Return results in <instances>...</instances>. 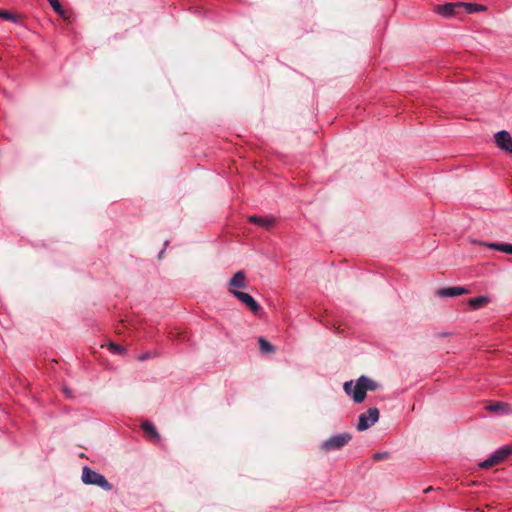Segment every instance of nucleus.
<instances>
[{
    "instance_id": "2eb2a0df",
    "label": "nucleus",
    "mask_w": 512,
    "mask_h": 512,
    "mask_svg": "<svg viewBox=\"0 0 512 512\" xmlns=\"http://www.w3.org/2000/svg\"><path fill=\"white\" fill-rule=\"evenodd\" d=\"M485 245L487 247H489V248H492V249H495V250H498V251H501V252H504V253L512 254V244H506V243H487Z\"/></svg>"
},
{
    "instance_id": "7ed1b4c3",
    "label": "nucleus",
    "mask_w": 512,
    "mask_h": 512,
    "mask_svg": "<svg viewBox=\"0 0 512 512\" xmlns=\"http://www.w3.org/2000/svg\"><path fill=\"white\" fill-rule=\"evenodd\" d=\"M350 439L351 436L348 433L334 435L324 441L321 445V448L324 451L338 450L346 445Z\"/></svg>"
},
{
    "instance_id": "aec40b11",
    "label": "nucleus",
    "mask_w": 512,
    "mask_h": 512,
    "mask_svg": "<svg viewBox=\"0 0 512 512\" xmlns=\"http://www.w3.org/2000/svg\"><path fill=\"white\" fill-rule=\"evenodd\" d=\"M0 18H3L5 20H9V21H12V22H17L18 21V17L16 15H14L11 12L6 11V10H0Z\"/></svg>"
},
{
    "instance_id": "a211bd4d",
    "label": "nucleus",
    "mask_w": 512,
    "mask_h": 512,
    "mask_svg": "<svg viewBox=\"0 0 512 512\" xmlns=\"http://www.w3.org/2000/svg\"><path fill=\"white\" fill-rule=\"evenodd\" d=\"M260 349L264 353H272L274 352V347L264 338L259 339Z\"/></svg>"
},
{
    "instance_id": "f8f14e48",
    "label": "nucleus",
    "mask_w": 512,
    "mask_h": 512,
    "mask_svg": "<svg viewBox=\"0 0 512 512\" xmlns=\"http://www.w3.org/2000/svg\"><path fill=\"white\" fill-rule=\"evenodd\" d=\"M490 302L489 297L487 296H478L475 298H471L468 300V305L473 309H478Z\"/></svg>"
},
{
    "instance_id": "f257e3e1",
    "label": "nucleus",
    "mask_w": 512,
    "mask_h": 512,
    "mask_svg": "<svg viewBox=\"0 0 512 512\" xmlns=\"http://www.w3.org/2000/svg\"><path fill=\"white\" fill-rule=\"evenodd\" d=\"M377 388L378 384L366 376L358 378L355 384H353V381H348L344 384V391L351 396L356 403L364 401L367 391H373Z\"/></svg>"
},
{
    "instance_id": "6ab92c4d",
    "label": "nucleus",
    "mask_w": 512,
    "mask_h": 512,
    "mask_svg": "<svg viewBox=\"0 0 512 512\" xmlns=\"http://www.w3.org/2000/svg\"><path fill=\"white\" fill-rule=\"evenodd\" d=\"M507 408H508L507 404H505L503 402H496V403L488 406V409L490 411H494V412L504 411V410H507Z\"/></svg>"
},
{
    "instance_id": "ddd939ff",
    "label": "nucleus",
    "mask_w": 512,
    "mask_h": 512,
    "mask_svg": "<svg viewBox=\"0 0 512 512\" xmlns=\"http://www.w3.org/2000/svg\"><path fill=\"white\" fill-rule=\"evenodd\" d=\"M141 427L147 436L156 440L159 439V434L151 422L145 421L142 423Z\"/></svg>"
},
{
    "instance_id": "4be33fe9",
    "label": "nucleus",
    "mask_w": 512,
    "mask_h": 512,
    "mask_svg": "<svg viewBox=\"0 0 512 512\" xmlns=\"http://www.w3.org/2000/svg\"><path fill=\"white\" fill-rule=\"evenodd\" d=\"M386 455H387L386 453H376V454L374 455V458H375L376 460H380V459H383L384 457H386Z\"/></svg>"
},
{
    "instance_id": "9b49d317",
    "label": "nucleus",
    "mask_w": 512,
    "mask_h": 512,
    "mask_svg": "<svg viewBox=\"0 0 512 512\" xmlns=\"http://www.w3.org/2000/svg\"><path fill=\"white\" fill-rule=\"evenodd\" d=\"M467 290L463 287H449L440 289L437 294L440 297H455L466 293Z\"/></svg>"
},
{
    "instance_id": "4468645a",
    "label": "nucleus",
    "mask_w": 512,
    "mask_h": 512,
    "mask_svg": "<svg viewBox=\"0 0 512 512\" xmlns=\"http://www.w3.org/2000/svg\"><path fill=\"white\" fill-rule=\"evenodd\" d=\"M485 245L487 247H489V248H492V249H495V250H498V251H501V252H504V253L512 254V244H506V243H487Z\"/></svg>"
},
{
    "instance_id": "1a4fd4ad",
    "label": "nucleus",
    "mask_w": 512,
    "mask_h": 512,
    "mask_svg": "<svg viewBox=\"0 0 512 512\" xmlns=\"http://www.w3.org/2000/svg\"><path fill=\"white\" fill-rule=\"evenodd\" d=\"M233 296H235L239 301L245 304L252 312L257 313L260 310V305L248 293L241 291H233Z\"/></svg>"
},
{
    "instance_id": "dca6fc26",
    "label": "nucleus",
    "mask_w": 512,
    "mask_h": 512,
    "mask_svg": "<svg viewBox=\"0 0 512 512\" xmlns=\"http://www.w3.org/2000/svg\"><path fill=\"white\" fill-rule=\"evenodd\" d=\"M49 4L53 8V10L61 17H66V12L61 6L60 2L58 0H48Z\"/></svg>"
},
{
    "instance_id": "0eeeda50",
    "label": "nucleus",
    "mask_w": 512,
    "mask_h": 512,
    "mask_svg": "<svg viewBox=\"0 0 512 512\" xmlns=\"http://www.w3.org/2000/svg\"><path fill=\"white\" fill-rule=\"evenodd\" d=\"M247 287V279L244 271H237L228 282V291L233 295V291L245 289Z\"/></svg>"
},
{
    "instance_id": "9d476101",
    "label": "nucleus",
    "mask_w": 512,
    "mask_h": 512,
    "mask_svg": "<svg viewBox=\"0 0 512 512\" xmlns=\"http://www.w3.org/2000/svg\"><path fill=\"white\" fill-rule=\"evenodd\" d=\"M249 221L265 229H270L275 224V218L273 217L250 216Z\"/></svg>"
},
{
    "instance_id": "412c9836",
    "label": "nucleus",
    "mask_w": 512,
    "mask_h": 512,
    "mask_svg": "<svg viewBox=\"0 0 512 512\" xmlns=\"http://www.w3.org/2000/svg\"><path fill=\"white\" fill-rule=\"evenodd\" d=\"M109 350L112 353H116V354H123L124 351H125L124 347H122L120 345H117V344H114V343H110L109 344Z\"/></svg>"
},
{
    "instance_id": "6e6552de",
    "label": "nucleus",
    "mask_w": 512,
    "mask_h": 512,
    "mask_svg": "<svg viewBox=\"0 0 512 512\" xmlns=\"http://www.w3.org/2000/svg\"><path fill=\"white\" fill-rule=\"evenodd\" d=\"M495 142L500 149L512 154V137L507 131L497 132Z\"/></svg>"
},
{
    "instance_id": "423d86ee",
    "label": "nucleus",
    "mask_w": 512,
    "mask_h": 512,
    "mask_svg": "<svg viewBox=\"0 0 512 512\" xmlns=\"http://www.w3.org/2000/svg\"><path fill=\"white\" fill-rule=\"evenodd\" d=\"M464 3L463 2H456V3H446L443 5H438L435 8L436 13L439 15L445 17V18H451L454 16H457L459 11L463 9Z\"/></svg>"
},
{
    "instance_id": "39448f33",
    "label": "nucleus",
    "mask_w": 512,
    "mask_h": 512,
    "mask_svg": "<svg viewBox=\"0 0 512 512\" xmlns=\"http://www.w3.org/2000/svg\"><path fill=\"white\" fill-rule=\"evenodd\" d=\"M379 419V410L377 408H369L365 413L360 414L357 429L364 431L374 425Z\"/></svg>"
},
{
    "instance_id": "20e7f679",
    "label": "nucleus",
    "mask_w": 512,
    "mask_h": 512,
    "mask_svg": "<svg viewBox=\"0 0 512 512\" xmlns=\"http://www.w3.org/2000/svg\"><path fill=\"white\" fill-rule=\"evenodd\" d=\"M512 452L511 446H504L495 451L489 458L479 464L481 468L488 469L501 463Z\"/></svg>"
},
{
    "instance_id": "5701e85b",
    "label": "nucleus",
    "mask_w": 512,
    "mask_h": 512,
    "mask_svg": "<svg viewBox=\"0 0 512 512\" xmlns=\"http://www.w3.org/2000/svg\"><path fill=\"white\" fill-rule=\"evenodd\" d=\"M150 357V355L148 353H145V354H142L138 357L139 360L141 361H144L146 359H148Z\"/></svg>"
},
{
    "instance_id": "f03ea898",
    "label": "nucleus",
    "mask_w": 512,
    "mask_h": 512,
    "mask_svg": "<svg viewBox=\"0 0 512 512\" xmlns=\"http://www.w3.org/2000/svg\"><path fill=\"white\" fill-rule=\"evenodd\" d=\"M82 481L85 484L97 485L107 491L112 489L111 484L105 479L103 475L93 471L89 467L83 468Z\"/></svg>"
},
{
    "instance_id": "f3484780",
    "label": "nucleus",
    "mask_w": 512,
    "mask_h": 512,
    "mask_svg": "<svg viewBox=\"0 0 512 512\" xmlns=\"http://www.w3.org/2000/svg\"><path fill=\"white\" fill-rule=\"evenodd\" d=\"M463 9H465L467 13H474L485 10V7L479 4L464 3Z\"/></svg>"
}]
</instances>
